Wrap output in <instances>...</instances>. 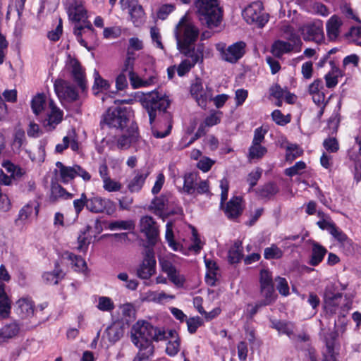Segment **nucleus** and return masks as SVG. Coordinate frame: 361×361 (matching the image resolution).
<instances>
[{
    "label": "nucleus",
    "instance_id": "1",
    "mask_svg": "<svg viewBox=\"0 0 361 361\" xmlns=\"http://www.w3.org/2000/svg\"><path fill=\"white\" fill-rule=\"evenodd\" d=\"M169 337L174 340L167 343L166 352L173 356L180 350V342L176 331L166 332L164 329L155 327L147 322H137L132 327L131 338L139 352L133 361L147 360L154 353L152 341H164Z\"/></svg>",
    "mask_w": 361,
    "mask_h": 361
},
{
    "label": "nucleus",
    "instance_id": "2",
    "mask_svg": "<svg viewBox=\"0 0 361 361\" xmlns=\"http://www.w3.org/2000/svg\"><path fill=\"white\" fill-rule=\"evenodd\" d=\"M197 18L208 28L216 27L222 20L223 11L218 0H195L194 2Z\"/></svg>",
    "mask_w": 361,
    "mask_h": 361
},
{
    "label": "nucleus",
    "instance_id": "3",
    "mask_svg": "<svg viewBox=\"0 0 361 361\" xmlns=\"http://www.w3.org/2000/svg\"><path fill=\"white\" fill-rule=\"evenodd\" d=\"M199 29L186 16H183L175 29L177 48L179 51L197 50L194 44L199 36Z\"/></svg>",
    "mask_w": 361,
    "mask_h": 361
},
{
    "label": "nucleus",
    "instance_id": "4",
    "mask_svg": "<svg viewBox=\"0 0 361 361\" xmlns=\"http://www.w3.org/2000/svg\"><path fill=\"white\" fill-rule=\"evenodd\" d=\"M169 104L168 98L159 96L157 92H151L145 95L142 105L147 111L151 124L154 122L157 112H165Z\"/></svg>",
    "mask_w": 361,
    "mask_h": 361
},
{
    "label": "nucleus",
    "instance_id": "5",
    "mask_svg": "<svg viewBox=\"0 0 361 361\" xmlns=\"http://www.w3.org/2000/svg\"><path fill=\"white\" fill-rule=\"evenodd\" d=\"M128 121V114L126 108L111 107L102 116L100 126L104 129L105 126L123 129Z\"/></svg>",
    "mask_w": 361,
    "mask_h": 361
},
{
    "label": "nucleus",
    "instance_id": "6",
    "mask_svg": "<svg viewBox=\"0 0 361 361\" xmlns=\"http://www.w3.org/2000/svg\"><path fill=\"white\" fill-rule=\"evenodd\" d=\"M243 18L249 24L262 27L268 22V15L263 13V5L259 1L249 4L242 13Z\"/></svg>",
    "mask_w": 361,
    "mask_h": 361
},
{
    "label": "nucleus",
    "instance_id": "7",
    "mask_svg": "<svg viewBox=\"0 0 361 361\" xmlns=\"http://www.w3.org/2000/svg\"><path fill=\"white\" fill-rule=\"evenodd\" d=\"M187 59L183 60L177 67V73L180 77L184 76L198 62L203 61V47L198 45L197 50L180 51Z\"/></svg>",
    "mask_w": 361,
    "mask_h": 361
},
{
    "label": "nucleus",
    "instance_id": "8",
    "mask_svg": "<svg viewBox=\"0 0 361 361\" xmlns=\"http://www.w3.org/2000/svg\"><path fill=\"white\" fill-rule=\"evenodd\" d=\"M87 209L92 213H106L111 215L116 211L115 203L108 198L93 195L87 198Z\"/></svg>",
    "mask_w": 361,
    "mask_h": 361
},
{
    "label": "nucleus",
    "instance_id": "9",
    "mask_svg": "<svg viewBox=\"0 0 361 361\" xmlns=\"http://www.w3.org/2000/svg\"><path fill=\"white\" fill-rule=\"evenodd\" d=\"M123 11L128 9L130 20L135 27H139L145 21V13L137 0H120Z\"/></svg>",
    "mask_w": 361,
    "mask_h": 361
},
{
    "label": "nucleus",
    "instance_id": "10",
    "mask_svg": "<svg viewBox=\"0 0 361 361\" xmlns=\"http://www.w3.org/2000/svg\"><path fill=\"white\" fill-rule=\"evenodd\" d=\"M301 30L303 39L305 41L320 43L324 39L323 22L320 20H316L312 23L305 25Z\"/></svg>",
    "mask_w": 361,
    "mask_h": 361
},
{
    "label": "nucleus",
    "instance_id": "11",
    "mask_svg": "<svg viewBox=\"0 0 361 361\" xmlns=\"http://www.w3.org/2000/svg\"><path fill=\"white\" fill-rule=\"evenodd\" d=\"M156 259L154 251L147 249L142 262L137 269V276L141 279H148L155 274Z\"/></svg>",
    "mask_w": 361,
    "mask_h": 361
},
{
    "label": "nucleus",
    "instance_id": "12",
    "mask_svg": "<svg viewBox=\"0 0 361 361\" xmlns=\"http://www.w3.org/2000/svg\"><path fill=\"white\" fill-rule=\"evenodd\" d=\"M169 200L164 195H161L159 197L154 198L150 204V209L153 210L154 213L164 219L172 214H183V209L181 207H177L173 209L168 210Z\"/></svg>",
    "mask_w": 361,
    "mask_h": 361
},
{
    "label": "nucleus",
    "instance_id": "13",
    "mask_svg": "<svg viewBox=\"0 0 361 361\" xmlns=\"http://www.w3.org/2000/svg\"><path fill=\"white\" fill-rule=\"evenodd\" d=\"M141 233H144L149 243L154 245L159 237V229L156 221L152 216H145L140 220Z\"/></svg>",
    "mask_w": 361,
    "mask_h": 361
},
{
    "label": "nucleus",
    "instance_id": "14",
    "mask_svg": "<svg viewBox=\"0 0 361 361\" xmlns=\"http://www.w3.org/2000/svg\"><path fill=\"white\" fill-rule=\"evenodd\" d=\"M54 90L61 100L73 102L78 99V92L75 87L73 85H70L63 81H56L54 83Z\"/></svg>",
    "mask_w": 361,
    "mask_h": 361
},
{
    "label": "nucleus",
    "instance_id": "15",
    "mask_svg": "<svg viewBox=\"0 0 361 361\" xmlns=\"http://www.w3.org/2000/svg\"><path fill=\"white\" fill-rule=\"evenodd\" d=\"M245 43L242 41L233 43L222 51V59L231 63H236L245 54Z\"/></svg>",
    "mask_w": 361,
    "mask_h": 361
},
{
    "label": "nucleus",
    "instance_id": "16",
    "mask_svg": "<svg viewBox=\"0 0 361 361\" xmlns=\"http://www.w3.org/2000/svg\"><path fill=\"white\" fill-rule=\"evenodd\" d=\"M27 144L25 131L21 128H16L11 143V149L16 154L20 155L23 151L28 154V157L34 161L35 159L31 154V152L25 149Z\"/></svg>",
    "mask_w": 361,
    "mask_h": 361
},
{
    "label": "nucleus",
    "instance_id": "17",
    "mask_svg": "<svg viewBox=\"0 0 361 361\" xmlns=\"http://www.w3.org/2000/svg\"><path fill=\"white\" fill-rule=\"evenodd\" d=\"M65 9L69 19L72 21L80 22L87 18V10L84 7L82 0L66 6Z\"/></svg>",
    "mask_w": 361,
    "mask_h": 361
},
{
    "label": "nucleus",
    "instance_id": "18",
    "mask_svg": "<svg viewBox=\"0 0 361 361\" xmlns=\"http://www.w3.org/2000/svg\"><path fill=\"white\" fill-rule=\"evenodd\" d=\"M70 66L74 81L77 83L82 92L85 91L87 89V80L85 70L81 66L80 62L75 59H71Z\"/></svg>",
    "mask_w": 361,
    "mask_h": 361
},
{
    "label": "nucleus",
    "instance_id": "19",
    "mask_svg": "<svg viewBox=\"0 0 361 361\" xmlns=\"http://www.w3.org/2000/svg\"><path fill=\"white\" fill-rule=\"evenodd\" d=\"M338 336L336 331H331L324 336L326 350L324 351L322 361H336V352L335 350V340Z\"/></svg>",
    "mask_w": 361,
    "mask_h": 361
},
{
    "label": "nucleus",
    "instance_id": "20",
    "mask_svg": "<svg viewBox=\"0 0 361 361\" xmlns=\"http://www.w3.org/2000/svg\"><path fill=\"white\" fill-rule=\"evenodd\" d=\"M16 312L22 319H30L35 316L34 302L30 298H22L16 304Z\"/></svg>",
    "mask_w": 361,
    "mask_h": 361
},
{
    "label": "nucleus",
    "instance_id": "21",
    "mask_svg": "<svg viewBox=\"0 0 361 361\" xmlns=\"http://www.w3.org/2000/svg\"><path fill=\"white\" fill-rule=\"evenodd\" d=\"M50 112L48 114L47 118L44 121V126L48 130H54L63 119V112L54 103L52 100L49 102Z\"/></svg>",
    "mask_w": 361,
    "mask_h": 361
},
{
    "label": "nucleus",
    "instance_id": "22",
    "mask_svg": "<svg viewBox=\"0 0 361 361\" xmlns=\"http://www.w3.org/2000/svg\"><path fill=\"white\" fill-rule=\"evenodd\" d=\"M343 25L341 18L333 15L326 23V35L330 41H335L338 39L341 33V28Z\"/></svg>",
    "mask_w": 361,
    "mask_h": 361
},
{
    "label": "nucleus",
    "instance_id": "23",
    "mask_svg": "<svg viewBox=\"0 0 361 361\" xmlns=\"http://www.w3.org/2000/svg\"><path fill=\"white\" fill-rule=\"evenodd\" d=\"M243 212L242 198L240 197H232L226 204L224 209L226 216L230 219L238 217Z\"/></svg>",
    "mask_w": 361,
    "mask_h": 361
},
{
    "label": "nucleus",
    "instance_id": "24",
    "mask_svg": "<svg viewBox=\"0 0 361 361\" xmlns=\"http://www.w3.org/2000/svg\"><path fill=\"white\" fill-rule=\"evenodd\" d=\"M130 85L133 88L147 87L157 82L155 74L150 75L148 78H142L135 72L128 75Z\"/></svg>",
    "mask_w": 361,
    "mask_h": 361
},
{
    "label": "nucleus",
    "instance_id": "25",
    "mask_svg": "<svg viewBox=\"0 0 361 361\" xmlns=\"http://www.w3.org/2000/svg\"><path fill=\"white\" fill-rule=\"evenodd\" d=\"M73 194L67 192L61 185L52 183L51 187V194L49 200L55 202L59 200H69L72 198Z\"/></svg>",
    "mask_w": 361,
    "mask_h": 361
},
{
    "label": "nucleus",
    "instance_id": "26",
    "mask_svg": "<svg viewBox=\"0 0 361 361\" xmlns=\"http://www.w3.org/2000/svg\"><path fill=\"white\" fill-rule=\"evenodd\" d=\"M327 250L317 242L312 243V255L309 264L312 266L318 265L324 259Z\"/></svg>",
    "mask_w": 361,
    "mask_h": 361
},
{
    "label": "nucleus",
    "instance_id": "27",
    "mask_svg": "<svg viewBox=\"0 0 361 361\" xmlns=\"http://www.w3.org/2000/svg\"><path fill=\"white\" fill-rule=\"evenodd\" d=\"M149 173L147 171L145 172L137 171L134 178L128 183V190L131 192H139L142 189Z\"/></svg>",
    "mask_w": 361,
    "mask_h": 361
},
{
    "label": "nucleus",
    "instance_id": "28",
    "mask_svg": "<svg viewBox=\"0 0 361 361\" xmlns=\"http://www.w3.org/2000/svg\"><path fill=\"white\" fill-rule=\"evenodd\" d=\"M19 331V325L16 322L4 326L0 329V336L3 343L16 337L18 334Z\"/></svg>",
    "mask_w": 361,
    "mask_h": 361
},
{
    "label": "nucleus",
    "instance_id": "29",
    "mask_svg": "<svg viewBox=\"0 0 361 361\" xmlns=\"http://www.w3.org/2000/svg\"><path fill=\"white\" fill-rule=\"evenodd\" d=\"M11 301L4 291V284L0 282V316L8 317L11 312Z\"/></svg>",
    "mask_w": 361,
    "mask_h": 361
},
{
    "label": "nucleus",
    "instance_id": "30",
    "mask_svg": "<svg viewBox=\"0 0 361 361\" xmlns=\"http://www.w3.org/2000/svg\"><path fill=\"white\" fill-rule=\"evenodd\" d=\"M65 274L59 268V264H55V269L53 271L46 272L43 274L44 281L49 285H56L63 279Z\"/></svg>",
    "mask_w": 361,
    "mask_h": 361
},
{
    "label": "nucleus",
    "instance_id": "31",
    "mask_svg": "<svg viewBox=\"0 0 361 361\" xmlns=\"http://www.w3.org/2000/svg\"><path fill=\"white\" fill-rule=\"evenodd\" d=\"M293 49V46L287 42L282 40L276 41L271 47V53L276 57L280 58L286 53H289Z\"/></svg>",
    "mask_w": 361,
    "mask_h": 361
},
{
    "label": "nucleus",
    "instance_id": "32",
    "mask_svg": "<svg viewBox=\"0 0 361 361\" xmlns=\"http://www.w3.org/2000/svg\"><path fill=\"white\" fill-rule=\"evenodd\" d=\"M198 175L196 173H188L184 176V183L183 191L188 195H192L195 192V187Z\"/></svg>",
    "mask_w": 361,
    "mask_h": 361
},
{
    "label": "nucleus",
    "instance_id": "33",
    "mask_svg": "<svg viewBox=\"0 0 361 361\" xmlns=\"http://www.w3.org/2000/svg\"><path fill=\"white\" fill-rule=\"evenodd\" d=\"M108 340L111 343L118 341L123 335V328L119 323H114L105 331Z\"/></svg>",
    "mask_w": 361,
    "mask_h": 361
},
{
    "label": "nucleus",
    "instance_id": "34",
    "mask_svg": "<svg viewBox=\"0 0 361 361\" xmlns=\"http://www.w3.org/2000/svg\"><path fill=\"white\" fill-rule=\"evenodd\" d=\"M56 167L59 169L60 176L63 183H68L75 177V166H66L61 162L57 161Z\"/></svg>",
    "mask_w": 361,
    "mask_h": 361
},
{
    "label": "nucleus",
    "instance_id": "35",
    "mask_svg": "<svg viewBox=\"0 0 361 361\" xmlns=\"http://www.w3.org/2000/svg\"><path fill=\"white\" fill-rule=\"evenodd\" d=\"M243 256L242 242L237 240L234 243L233 246L228 251V261L231 264L238 263L242 259Z\"/></svg>",
    "mask_w": 361,
    "mask_h": 361
},
{
    "label": "nucleus",
    "instance_id": "36",
    "mask_svg": "<svg viewBox=\"0 0 361 361\" xmlns=\"http://www.w3.org/2000/svg\"><path fill=\"white\" fill-rule=\"evenodd\" d=\"M279 192L277 185L274 183H268L264 185L258 190V195L262 199H271Z\"/></svg>",
    "mask_w": 361,
    "mask_h": 361
},
{
    "label": "nucleus",
    "instance_id": "37",
    "mask_svg": "<svg viewBox=\"0 0 361 361\" xmlns=\"http://www.w3.org/2000/svg\"><path fill=\"white\" fill-rule=\"evenodd\" d=\"M46 106V96L44 94H37L31 101V108L35 115L39 114Z\"/></svg>",
    "mask_w": 361,
    "mask_h": 361
},
{
    "label": "nucleus",
    "instance_id": "38",
    "mask_svg": "<svg viewBox=\"0 0 361 361\" xmlns=\"http://www.w3.org/2000/svg\"><path fill=\"white\" fill-rule=\"evenodd\" d=\"M108 228L111 230H133L135 223L133 220H119L111 221L109 224Z\"/></svg>",
    "mask_w": 361,
    "mask_h": 361
},
{
    "label": "nucleus",
    "instance_id": "39",
    "mask_svg": "<svg viewBox=\"0 0 361 361\" xmlns=\"http://www.w3.org/2000/svg\"><path fill=\"white\" fill-rule=\"evenodd\" d=\"M194 99L201 108L206 109L207 102L212 99V89L207 87L202 93L199 94Z\"/></svg>",
    "mask_w": 361,
    "mask_h": 361
},
{
    "label": "nucleus",
    "instance_id": "40",
    "mask_svg": "<svg viewBox=\"0 0 361 361\" xmlns=\"http://www.w3.org/2000/svg\"><path fill=\"white\" fill-rule=\"evenodd\" d=\"M283 255L282 250L275 244L266 247L264 251V257L266 259H278L281 258Z\"/></svg>",
    "mask_w": 361,
    "mask_h": 361
},
{
    "label": "nucleus",
    "instance_id": "41",
    "mask_svg": "<svg viewBox=\"0 0 361 361\" xmlns=\"http://www.w3.org/2000/svg\"><path fill=\"white\" fill-rule=\"evenodd\" d=\"M260 290L261 294L264 297L261 301L262 305L271 304L275 300L274 286H260Z\"/></svg>",
    "mask_w": 361,
    "mask_h": 361
},
{
    "label": "nucleus",
    "instance_id": "42",
    "mask_svg": "<svg viewBox=\"0 0 361 361\" xmlns=\"http://www.w3.org/2000/svg\"><path fill=\"white\" fill-rule=\"evenodd\" d=\"M267 152V149L265 147L262 146L261 145H256L252 144L249 149L248 157L250 159H258L264 157Z\"/></svg>",
    "mask_w": 361,
    "mask_h": 361
},
{
    "label": "nucleus",
    "instance_id": "43",
    "mask_svg": "<svg viewBox=\"0 0 361 361\" xmlns=\"http://www.w3.org/2000/svg\"><path fill=\"white\" fill-rule=\"evenodd\" d=\"M97 307L103 312H110L114 309L115 306L110 298L101 296L99 298Z\"/></svg>",
    "mask_w": 361,
    "mask_h": 361
},
{
    "label": "nucleus",
    "instance_id": "44",
    "mask_svg": "<svg viewBox=\"0 0 361 361\" xmlns=\"http://www.w3.org/2000/svg\"><path fill=\"white\" fill-rule=\"evenodd\" d=\"M343 295H337V297L331 298V300L329 303V300L327 299L324 300V307L326 311L331 314H336L340 301L341 300Z\"/></svg>",
    "mask_w": 361,
    "mask_h": 361
},
{
    "label": "nucleus",
    "instance_id": "45",
    "mask_svg": "<svg viewBox=\"0 0 361 361\" xmlns=\"http://www.w3.org/2000/svg\"><path fill=\"white\" fill-rule=\"evenodd\" d=\"M166 229L165 238L167 240L169 245L173 250H178V244L176 243L173 238V223L171 221H169L166 224Z\"/></svg>",
    "mask_w": 361,
    "mask_h": 361
},
{
    "label": "nucleus",
    "instance_id": "46",
    "mask_svg": "<svg viewBox=\"0 0 361 361\" xmlns=\"http://www.w3.org/2000/svg\"><path fill=\"white\" fill-rule=\"evenodd\" d=\"M68 259L71 262V264L75 268V270L83 271L87 268L85 261L80 256L70 253L68 254Z\"/></svg>",
    "mask_w": 361,
    "mask_h": 361
},
{
    "label": "nucleus",
    "instance_id": "47",
    "mask_svg": "<svg viewBox=\"0 0 361 361\" xmlns=\"http://www.w3.org/2000/svg\"><path fill=\"white\" fill-rule=\"evenodd\" d=\"M135 61V57L134 56V54L131 53L129 49H128L127 57L124 61L122 72L128 73V75L133 73Z\"/></svg>",
    "mask_w": 361,
    "mask_h": 361
},
{
    "label": "nucleus",
    "instance_id": "48",
    "mask_svg": "<svg viewBox=\"0 0 361 361\" xmlns=\"http://www.w3.org/2000/svg\"><path fill=\"white\" fill-rule=\"evenodd\" d=\"M186 323L188 331L190 334H195L197 329L203 325L204 322L201 317L197 316L194 317H190L187 319Z\"/></svg>",
    "mask_w": 361,
    "mask_h": 361
},
{
    "label": "nucleus",
    "instance_id": "49",
    "mask_svg": "<svg viewBox=\"0 0 361 361\" xmlns=\"http://www.w3.org/2000/svg\"><path fill=\"white\" fill-rule=\"evenodd\" d=\"M102 182L104 190L109 192L119 191L122 188L121 183L116 181L111 178L104 180Z\"/></svg>",
    "mask_w": 361,
    "mask_h": 361
},
{
    "label": "nucleus",
    "instance_id": "50",
    "mask_svg": "<svg viewBox=\"0 0 361 361\" xmlns=\"http://www.w3.org/2000/svg\"><path fill=\"white\" fill-rule=\"evenodd\" d=\"M337 295L343 294L338 292V286L336 284L334 283H328L325 287L324 300L327 299L329 302L331 300V298L337 297Z\"/></svg>",
    "mask_w": 361,
    "mask_h": 361
},
{
    "label": "nucleus",
    "instance_id": "51",
    "mask_svg": "<svg viewBox=\"0 0 361 361\" xmlns=\"http://www.w3.org/2000/svg\"><path fill=\"white\" fill-rule=\"evenodd\" d=\"M137 135L135 134H132L130 135H122L118 140V147L121 149H128L130 146V144L135 141Z\"/></svg>",
    "mask_w": 361,
    "mask_h": 361
},
{
    "label": "nucleus",
    "instance_id": "52",
    "mask_svg": "<svg viewBox=\"0 0 361 361\" xmlns=\"http://www.w3.org/2000/svg\"><path fill=\"white\" fill-rule=\"evenodd\" d=\"M94 83L93 85V90H108L109 84L107 80H104L97 71L94 70Z\"/></svg>",
    "mask_w": 361,
    "mask_h": 361
},
{
    "label": "nucleus",
    "instance_id": "53",
    "mask_svg": "<svg viewBox=\"0 0 361 361\" xmlns=\"http://www.w3.org/2000/svg\"><path fill=\"white\" fill-rule=\"evenodd\" d=\"M206 262V267L208 269V272L206 274V276L207 278V283H209L211 285L214 284V276L216 275V271L218 269L217 265L216 262L213 261H205Z\"/></svg>",
    "mask_w": 361,
    "mask_h": 361
},
{
    "label": "nucleus",
    "instance_id": "54",
    "mask_svg": "<svg viewBox=\"0 0 361 361\" xmlns=\"http://www.w3.org/2000/svg\"><path fill=\"white\" fill-rule=\"evenodd\" d=\"M323 146L330 153H335L339 149V144L335 137H328L324 140Z\"/></svg>",
    "mask_w": 361,
    "mask_h": 361
},
{
    "label": "nucleus",
    "instance_id": "55",
    "mask_svg": "<svg viewBox=\"0 0 361 361\" xmlns=\"http://www.w3.org/2000/svg\"><path fill=\"white\" fill-rule=\"evenodd\" d=\"M302 150L295 145L287 147L286 158L287 161H293L295 158L300 156Z\"/></svg>",
    "mask_w": 361,
    "mask_h": 361
},
{
    "label": "nucleus",
    "instance_id": "56",
    "mask_svg": "<svg viewBox=\"0 0 361 361\" xmlns=\"http://www.w3.org/2000/svg\"><path fill=\"white\" fill-rule=\"evenodd\" d=\"M272 326L279 331V333L285 334L288 336L293 334V329L290 324L281 321H275L272 322Z\"/></svg>",
    "mask_w": 361,
    "mask_h": 361
},
{
    "label": "nucleus",
    "instance_id": "57",
    "mask_svg": "<svg viewBox=\"0 0 361 361\" xmlns=\"http://www.w3.org/2000/svg\"><path fill=\"white\" fill-rule=\"evenodd\" d=\"M275 280L277 283L276 289L279 290V293L284 296L289 295V286L286 279L279 276L276 278Z\"/></svg>",
    "mask_w": 361,
    "mask_h": 361
},
{
    "label": "nucleus",
    "instance_id": "58",
    "mask_svg": "<svg viewBox=\"0 0 361 361\" xmlns=\"http://www.w3.org/2000/svg\"><path fill=\"white\" fill-rule=\"evenodd\" d=\"M34 209H35L36 213H37L36 207H35L32 204H27L20 210L18 219L21 221L27 219L28 217L33 213Z\"/></svg>",
    "mask_w": 361,
    "mask_h": 361
},
{
    "label": "nucleus",
    "instance_id": "59",
    "mask_svg": "<svg viewBox=\"0 0 361 361\" xmlns=\"http://www.w3.org/2000/svg\"><path fill=\"white\" fill-rule=\"evenodd\" d=\"M306 164L305 162L300 161L296 162L293 166L288 168L285 170V174L288 176L292 177L298 174L301 171L305 169Z\"/></svg>",
    "mask_w": 361,
    "mask_h": 361
},
{
    "label": "nucleus",
    "instance_id": "60",
    "mask_svg": "<svg viewBox=\"0 0 361 361\" xmlns=\"http://www.w3.org/2000/svg\"><path fill=\"white\" fill-rule=\"evenodd\" d=\"M87 197L85 193H82L80 197L73 200V207L77 214H79L83 208H87Z\"/></svg>",
    "mask_w": 361,
    "mask_h": 361
},
{
    "label": "nucleus",
    "instance_id": "61",
    "mask_svg": "<svg viewBox=\"0 0 361 361\" xmlns=\"http://www.w3.org/2000/svg\"><path fill=\"white\" fill-rule=\"evenodd\" d=\"M262 169L260 168H257L248 174L247 181L249 183L250 188H253L257 185V181L262 176Z\"/></svg>",
    "mask_w": 361,
    "mask_h": 361
},
{
    "label": "nucleus",
    "instance_id": "62",
    "mask_svg": "<svg viewBox=\"0 0 361 361\" xmlns=\"http://www.w3.org/2000/svg\"><path fill=\"white\" fill-rule=\"evenodd\" d=\"M260 286H274L271 273L267 269L260 271Z\"/></svg>",
    "mask_w": 361,
    "mask_h": 361
},
{
    "label": "nucleus",
    "instance_id": "63",
    "mask_svg": "<svg viewBox=\"0 0 361 361\" xmlns=\"http://www.w3.org/2000/svg\"><path fill=\"white\" fill-rule=\"evenodd\" d=\"M63 32V25H62V19L61 18H59V24L56 27L50 32H48L47 37L48 38L53 41H58L62 35Z\"/></svg>",
    "mask_w": 361,
    "mask_h": 361
},
{
    "label": "nucleus",
    "instance_id": "64",
    "mask_svg": "<svg viewBox=\"0 0 361 361\" xmlns=\"http://www.w3.org/2000/svg\"><path fill=\"white\" fill-rule=\"evenodd\" d=\"M169 279L176 286L180 287L183 286L185 283V278L183 275H180L177 269L172 271L171 274L167 275Z\"/></svg>",
    "mask_w": 361,
    "mask_h": 361
}]
</instances>
